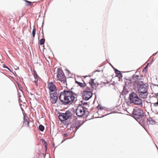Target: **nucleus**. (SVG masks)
Returning a JSON list of instances; mask_svg holds the SVG:
<instances>
[{
  "instance_id": "nucleus-1",
  "label": "nucleus",
  "mask_w": 158,
  "mask_h": 158,
  "mask_svg": "<svg viewBox=\"0 0 158 158\" xmlns=\"http://www.w3.org/2000/svg\"><path fill=\"white\" fill-rule=\"evenodd\" d=\"M76 94L70 90L64 89L61 93L59 97L61 104L65 105L72 104L74 101L75 97L74 95Z\"/></svg>"
},
{
  "instance_id": "nucleus-2",
  "label": "nucleus",
  "mask_w": 158,
  "mask_h": 158,
  "mask_svg": "<svg viewBox=\"0 0 158 158\" xmlns=\"http://www.w3.org/2000/svg\"><path fill=\"white\" fill-rule=\"evenodd\" d=\"M128 100L131 104H133L140 107L143 106L144 100L140 98L136 93L132 92L130 93Z\"/></svg>"
},
{
  "instance_id": "nucleus-3",
  "label": "nucleus",
  "mask_w": 158,
  "mask_h": 158,
  "mask_svg": "<svg viewBox=\"0 0 158 158\" xmlns=\"http://www.w3.org/2000/svg\"><path fill=\"white\" fill-rule=\"evenodd\" d=\"M139 95L140 98H145L148 96V91L147 86L145 84L139 85L137 86Z\"/></svg>"
},
{
  "instance_id": "nucleus-4",
  "label": "nucleus",
  "mask_w": 158,
  "mask_h": 158,
  "mask_svg": "<svg viewBox=\"0 0 158 158\" xmlns=\"http://www.w3.org/2000/svg\"><path fill=\"white\" fill-rule=\"evenodd\" d=\"M137 71L134 70H131L130 71H127V72H130L131 74H132V77H129L128 78L126 79V81H125V85H128L127 83H133L136 81V80L139 79V76L138 75H136L135 73H136Z\"/></svg>"
},
{
  "instance_id": "nucleus-5",
  "label": "nucleus",
  "mask_w": 158,
  "mask_h": 158,
  "mask_svg": "<svg viewBox=\"0 0 158 158\" xmlns=\"http://www.w3.org/2000/svg\"><path fill=\"white\" fill-rule=\"evenodd\" d=\"M144 115L143 111L140 109L135 108L134 109L132 112V116L136 120L143 117Z\"/></svg>"
},
{
  "instance_id": "nucleus-6",
  "label": "nucleus",
  "mask_w": 158,
  "mask_h": 158,
  "mask_svg": "<svg viewBox=\"0 0 158 158\" xmlns=\"http://www.w3.org/2000/svg\"><path fill=\"white\" fill-rule=\"evenodd\" d=\"M56 77L58 80L61 82L64 83L66 82V79L65 75L63 72L62 70H57Z\"/></svg>"
},
{
  "instance_id": "nucleus-7",
  "label": "nucleus",
  "mask_w": 158,
  "mask_h": 158,
  "mask_svg": "<svg viewBox=\"0 0 158 158\" xmlns=\"http://www.w3.org/2000/svg\"><path fill=\"white\" fill-rule=\"evenodd\" d=\"M85 108L84 106H81L80 104H79L76 111V114L79 117H82L85 113Z\"/></svg>"
},
{
  "instance_id": "nucleus-8",
  "label": "nucleus",
  "mask_w": 158,
  "mask_h": 158,
  "mask_svg": "<svg viewBox=\"0 0 158 158\" xmlns=\"http://www.w3.org/2000/svg\"><path fill=\"white\" fill-rule=\"evenodd\" d=\"M50 100L52 104L56 103L57 100L58 95L56 92L55 91L54 93L50 94Z\"/></svg>"
},
{
  "instance_id": "nucleus-9",
  "label": "nucleus",
  "mask_w": 158,
  "mask_h": 158,
  "mask_svg": "<svg viewBox=\"0 0 158 158\" xmlns=\"http://www.w3.org/2000/svg\"><path fill=\"white\" fill-rule=\"evenodd\" d=\"M93 95V94L91 92H84L82 95L83 99L88 101L91 98Z\"/></svg>"
},
{
  "instance_id": "nucleus-10",
  "label": "nucleus",
  "mask_w": 158,
  "mask_h": 158,
  "mask_svg": "<svg viewBox=\"0 0 158 158\" xmlns=\"http://www.w3.org/2000/svg\"><path fill=\"white\" fill-rule=\"evenodd\" d=\"M48 86L50 92H52L55 91V90H56V88L55 85L52 82L49 83L48 84Z\"/></svg>"
},
{
  "instance_id": "nucleus-11",
  "label": "nucleus",
  "mask_w": 158,
  "mask_h": 158,
  "mask_svg": "<svg viewBox=\"0 0 158 158\" xmlns=\"http://www.w3.org/2000/svg\"><path fill=\"white\" fill-rule=\"evenodd\" d=\"M31 70L32 73L34 75V77L35 78L34 82L36 85L37 86L38 84V78L39 77L35 71V70Z\"/></svg>"
},
{
  "instance_id": "nucleus-12",
  "label": "nucleus",
  "mask_w": 158,
  "mask_h": 158,
  "mask_svg": "<svg viewBox=\"0 0 158 158\" xmlns=\"http://www.w3.org/2000/svg\"><path fill=\"white\" fill-rule=\"evenodd\" d=\"M64 114L66 120L69 119L72 115L71 113L69 110L66 111L65 112Z\"/></svg>"
},
{
  "instance_id": "nucleus-13",
  "label": "nucleus",
  "mask_w": 158,
  "mask_h": 158,
  "mask_svg": "<svg viewBox=\"0 0 158 158\" xmlns=\"http://www.w3.org/2000/svg\"><path fill=\"white\" fill-rule=\"evenodd\" d=\"M115 71V73L116 74V77H117L118 78L119 81L122 78V75L121 73V72L119 71L118 70H114Z\"/></svg>"
},
{
  "instance_id": "nucleus-14",
  "label": "nucleus",
  "mask_w": 158,
  "mask_h": 158,
  "mask_svg": "<svg viewBox=\"0 0 158 158\" xmlns=\"http://www.w3.org/2000/svg\"><path fill=\"white\" fill-rule=\"evenodd\" d=\"M147 123L148 125H153L155 124V121L151 118H149L147 119Z\"/></svg>"
},
{
  "instance_id": "nucleus-15",
  "label": "nucleus",
  "mask_w": 158,
  "mask_h": 158,
  "mask_svg": "<svg viewBox=\"0 0 158 158\" xmlns=\"http://www.w3.org/2000/svg\"><path fill=\"white\" fill-rule=\"evenodd\" d=\"M81 121H76L75 123L74 127L75 128V129L77 131L79 127L81 126Z\"/></svg>"
},
{
  "instance_id": "nucleus-16",
  "label": "nucleus",
  "mask_w": 158,
  "mask_h": 158,
  "mask_svg": "<svg viewBox=\"0 0 158 158\" xmlns=\"http://www.w3.org/2000/svg\"><path fill=\"white\" fill-rule=\"evenodd\" d=\"M23 119V124H24L26 125H27L28 127H29V120L27 116H25L24 115Z\"/></svg>"
},
{
  "instance_id": "nucleus-17",
  "label": "nucleus",
  "mask_w": 158,
  "mask_h": 158,
  "mask_svg": "<svg viewBox=\"0 0 158 158\" xmlns=\"http://www.w3.org/2000/svg\"><path fill=\"white\" fill-rule=\"evenodd\" d=\"M58 118L62 122L63 121L62 119H64V120H66V118L64 116V113H59V114L58 116Z\"/></svg>"
},
{
  "instance_id": "nucleus-18",
  "label": "nucleus",
  "mask_w": 158,
  "mask_h": 158,
  "mask_svg": "<svg viewBox=\"0 0 158 158\" xmlns=\"http://www.w3.org/2000/svg\"><path fill=\"white\" fill-rule=\"evenodd\" d=\"M147 118L146 117V116H144V115L143 116V117L140 118V119H139V120L142 123L144 124L146 122H147Z\"/></svg>"
},
{
  "instance_id": "nucleus-19",
  "label": "nucleus",
  "mask_w": 158,
  "mask_h": 158,
  "mask_svg": "<svg viewBox=\"0 0 158 158\" xmlns=\"http://www.w3.org/2000/svg\"><path fill=\"white\" fill-rule=\"evenodd\" d=\"M43 35L42 36L43 37V38L41 39L40 40L39 43L40 45H42L44 44L45 40L44 38V35L43 34V31H42Z\"/></svg>"
},
{
  "instance_id": "nucleus-20",
  "label": "nucleus",
  "mask_w": 158,
  "mask_h": 158,
  "mask_svg": "<svg viewBox=\"0 0 158 158\" xmlns=\"http://www.w3.org/2000/svg\"><path fill=\"white\" fill-rule=\"evenodd\" d=\"M75 83L81 87H85L86 85L85 83H83L76 81H75Z\"/></svg>"
},
{
  "instance_id": "nucleus-21",
  "label": "nucleus",
  "mask_w": 158,
  "mask_h": 158,
  "mask_svg": "<svg viewBox=\"0 0 158 158\" xmlns=\"http://www.w3.org/2000/svg\"><path fill=\"white\" fill-rule=\"evenodd\" d=\"M94 80L93 79H91L89 81V83L91 85L92 88H94V85H96V84L94 82Z\"/></svg>"
},
{
  "instance_id": "nucleus-22",
  "label": "nucleus",
  "mask_w": 158,
  "mask_h": 158,
  "mask_svg": "<svg viewBox=\"0 0 158 158\" xmlns=\"http://www.w3.org/2000/svg\"><path fill=\"white\" fill-rule=\"evenodd\" d=\"M35 32H36V29H35V27L34 26L33 29L32 30V37H33L32 41H33V40H34V38L35 37Z\"/></svg>"
},
{
  "instance_id": "nucleus-23",
  "label": "nucleus",
  "mask_w": 158,
  "mask_h": 158,
  "mask_svg": "<svg viewBox=\"0 0 158 158\" xmlns=\"http://www.w3.org/2000/svg\"><path fill=\"white\" fill-rule=\"evenodd\" d=\"M97 108L98 110H107V108L106 107L102 106L100 104L99 105L97 106Z\"/></svg>"
},
{
  "instance_id": "nucleus-24",
  "label": "nucleus",
  "mask_w": 158,
  "mask_h": 158,
  "mask_svg": "<svg viewBox=\"0 0 158 158\" xmlns=\"http://www.w3.org/2000/svg\"><path fill=\"white\" fill-rule=\"evenodd\" d=\"M24 1L27 3L25 4L26 6H30L32 5V3L31 1H29L27 0H24Z\"/></svg>"
},
{
  "instance_id": "nucleus-25",
  "label": "nucleus",
  "mask_w": 158,
  "mask_h": 158,
  "mask_svg": "<svg viewBox=\"0 0 158 158\" xmlns=\"http://www.w3.org/2000/svg\"><path fill=\"white\" fill-rule=\"evenodd\" d=\"M39 130H40V131L42 132H43L44 130V127L42 125H40L39 126Z\"/></svg>"
},
{
  "instance_id": "nucleus-26",
  "label": "nucleus",
  "mask_w": 158,
  "mask_h": 158,
  "mask_svg": "<svg viewBox=\"0 0 158 158\" xmlns=\"http://www.w3.org/2000/svg\"><path fill=\"white\" fill-rule=\"evenodd\" d=\"M1 65L2 68H5L7 69H10L9 67L6 66L5 64H2V62H1Z\"/></svg>"
},
{
  "instance_id": "nucleus-27",
  "label": "nucleus",
  "mask_w": 158,
  "mask_h": 158,
  "mask_svg": "<svg viewBox=\"0 0 158 158\" xmlns=\"http://www.w3.org/2000/svg\"><path fill=\"white\" fill-rule=\"evenodd\" d=\"M91 89L88 87H87L86 89L83 90V92H91Z\"/></svg>"
},
{
  "instance_id": "nucleus-28",
  "label": "nucleus",
  "mask_w": 158,
  "mask_h": 158,
  "mask_svg": "<svg viewBox=\"0 0 158 158\" xmlns=\"http://www.w3.org/2000/svg\"><path fill=\"white\" fill-rule=\"evenodd\" d=\"M81 105H88V103L86 102H85L84 101L82 100V101H81ZM81 105V104H80Z\"/></svg>"
},
{
  "instance_id": "nucleus-29",
  "label": "nucleus",
  "mask_w": 158,
  "mask_h": 158,
  "mask_svg": "<svg viewBox=\"0 0 158 158\" xmlns=\"http://www.w3.org/2000/svg\"><path fill=\"white\" fill-rule=\"evenodd\" d=\"M42 143H44L45 145L44 146L47 149V142L45 140H43L42 141Z\"/></svg>"
},
{
  "instance_id": "nucleus-30",
  "label": "nucleus",
  "mask_w": 158,
  "mask_h": 158,
  "mask_svg": "<svg viewBox=\"0 0 158 158\" xmlns=\"http://www.w3.org/2000/svg\"><path fill=\"white\" fill-rule=\"evenodd\" d=\"M149 63L147 65L143 68V69H147L148 68Z\"/></svg>"
},
{
  "instance_id": "nucleus-31",
  "label": "nucleus",
  "mask_w": 158,
  "mask_h": 158,
  "mask_svg": "<svg viewBox=\"0 0 158 158\" xmlns=\"http://www.w3.org/2000/svg\"><path fill=\"white\" fill-rule=\"evenodd\" d=\"M100 67H101V69L102 68L104 69L105 68V66L104 65H103L101 66Z\"/></svg>"
},
{
  "instance_id": "nucleus-32",
  "label": "nucleus",
  "mask_w": 158,
  "mask_h": 158,
  "mask_svg": "<svg viewBox=\"0 0 158 158\" xmlns=\"http://www.w3.org/2000/svg\"><path fill=\"white\" fill-rule=\"evenodd\" d=\"M21 95L19 94V101H20L21 100Z\"/></svg>"
},
{
  "instance_id": "nucleus-33",
  "label": "nucleus",
  "mask_w": 158,
  "mask_h": 158,
  "mask_svg": "<svg viewBox=\"0 0 158 158\" xmlns=\"http://www.w3.org/2000/svg\"><path fill=\"white\" fill-rule=\"evenodd\" d=\"M147 70H143V73H146Z\"/></svg>"
},
{
  "instance_id": "nucleus-34",
  "label": "nucleus",
  "mask_w": 158,
  "mask_h": 158,
  "mask_svg": "<svg viewBox=\"0 0 158 158\" xmlns=\"http://www.w3.org/2000/svg\"><path fill=\"white\" fill-rule=\"evenodd\" d=\"M68 135V134L67 133H65L64 134V136H65V137H66Z\"/></svg>"
},
{
  "instance_id": "nucleus-35",
  "label": "nucleus",
  "mask_w": 158,
  "mask_h": 158,
  "mask_svg": "<svg viewBox=\"0 0 158 158\" xmlns=\"http://www.w3.org/2000/svg\"><path fill=\"white\" fill-rule=\"evenodd\" d=\"M102 71H103V70H97L96 71L100 72Z\"/></svg>"
},
{
  "instance_id": "nucleus-36",
  "label": "nucleus",
  "mask_w": 158,
  "mask_h": 158,
  "mask_svg": "<svg viewBox=\"0 0 158 158\" xmlns=\"http://www.w3.org/2000/svg\"><path fill=\"white\" fill-rule=\"evenodd\" d=\"M2 67L1 65V64H0V69H2Z\"/></svg>"
},
{
  "instance_id": "nucleus-37",
  "label": "nucleus",
  "mask_w": 158,
  "mask_h": 158,
  "mask_svg": "<svg viewBox=\"0 0 158 158\" xmlns=\"http://www.w3.org/2000/svg\"><path fill=\"white\" fill-rule=\"evenodd\" d=\"M157 52H156V53H155L154 54H153V55H154V56H155V55L157 54Z\"/></svg>"
},
{
  "instance_id": "nucleus-38",
  "label": "nucleus",
  "mask_w": 158,
  "mask_h": 158,
  "mask_svg": "<svg viewBox=\"0 0 158 158\" xmlns=\"http://www.w3.org/2000/svg\"><path fill=\"white\" fill-rule=\"evenodd\" d=\"M122 95H124V94H125L123 92V91L122 92Z\"/></svg>"
},
{
  "instance_id": "nucleus-39",
  "label": "nucleus",
  "mask_w": 158,
  "mask_h": 158,
  "mask_svg": "<svg viewBox=\"0 0 158 158\" xmlns=\"http://www.w3.org/2000/svg\"><path fill=\"white\" fill-rule=\"evenodd\" d=\"M112 68H113V69H117L116 68L114 67L113 66H112Z\"/></svg>"
},
{
  "instance_id": "nucleus-40",
  "label": "nucleus",
  "mask_w": 158,
  "mask_h": 158,
  "mask_svg": "<svg viewBox=\"0 0 158 158\" xmlns=\"http://www.w3.org/2000/svg\"><path fill=\"white\" fill-rule=\"evenodd\" d=\"M105 114V115H103V116H102V117H104V116H106V115H107V114Z\"/></svg>"
},
{
  "instance_id": "nucleus-41",
  "label": "nucleus",
  "mask_w": 158,
  "mask_h": 158,
  "mask_svg": "<svg viewBox=\"0 0 158 158\" xmlns=\"http://www.w3.org/2000/svg\"><path fill=\"white\" fill-rule=\"evenodd\" d=\"M14 69H19V68L18 67L17 68H15Z\"/></svg>"
},
{
  "instance_id": "nucleus-42",
  "label": "nucleus",
  "mask_w": 158,
  "mask_h": 158,
  "mask_svg": "<svg viewBox=\"0 0 158 158\" xmlns=\"http://www.w3.org/2000/svg\"><path fill=\"white\" fill-rule=\"evenodd\" d=\"M57 69H61L59 68H57Z\"/></svg>"
},
{
  "instance_id": "nucleus-43",
  "label": "nucleus",
  "mask_w": 158,
  "mask_h": 158,
  "mask_svg": "<svg viewBox=\"0 0 158 158\" xmlns=\"http://www.w3.org/2000/svg\"><path fill=\"white\" fill-rule=\"evenodd\" d=\"M52 145H53V147H54V143H53V144H52Z\"/></svg>"
},
{
  "instance_id": "nucleus-44",
  "label": "nucleus",
  "mask_w": 158,
  "mask_h": 158,
  "mask_svg": "<svg viewBox=\"0 0 158 158\" xmlns=\"http://www.w3.org/2000/svg\"><path fill=\"white\" fill-rule=\"evenodd\" d=\"M67 70L69 72V70L67 69V70Z\"/></svg>"
},
{
  "instance_id": "nucleus-45",
  "label": "nucleus",
  "mask_w": 158,
  "mask_h": 158,
  "mask_svg": "<svg viewBox=\"0 0 158 158\" xmlns=\"http://www.w3.org/2000/svg\"><path fill=\"white\" fill-rule=\"evenodd\" d=\"M10 71V72H11V70L10 69V70H9Z\"/></svg>"
},
{
  "instance_id": "nucleus-46",
  "label": "nucleus",
  "mask_w": 158,
  "mask_h": 158,
  "mask_svg": "<svg viewBox=\"0 0 158 158\" xmlns=\"http://www.w3.org/2000/svg\"><path fill=\"white\" fill-rule=\"evenodd\" d=\"M31 95H33V94H31Z\"/></svg>"
},
{
  "instance_id": "nucleus-47",
  "label": "nucleus",
  "mask_w": 158,
  "mask_h": 158,
  "mask_svg": "<svg viewBox=\"0 0 158 158\" xmlns=\"http://www.w3.org/2000/svg\"><path fill=\"white\" fill-rule=\"evenodd\" d=\"M64 141L62 140V142H63Z\"/></svg>"
},
{
  "instance_id": "nucleus-48",
  "label": "nucleus",
  "mask_w": 158,
  "mask_h": 158,
  "mask_svg": "<svg viewBox=\"0 0 158 158\" xmlns=\"http://www.w3.org/2000/svg\"><path fill=\"white\" fill-rule=\"evenodd\" d=\"M73 89V88H72L71 89V90H72V89Z\"/></svg>"
},
{
  "instance_id": "nucleus-49",
  "label": "nucleus",
  "mask_w": 158,
  "mask_h": 158,
  "mask_svg": "<svg viewBox=\"0 0 158 158\" xmlns=\"http://www.w3.org/2000/svg\"><path fill=\"white\" fill-rule=\"evenodd\" d=\"M56 68H55L54 69H56Z\"/></svg>"
},
{
  "instance_id": "nucleus-50",
  "label": "nucleus",
  "mask_w": 158,
  "mask_h": 158,
  "mask_svg": "<svg viewBox=\"0 0 158 158\" xmlns=\"http://www.w3.org/2000/svg\"><path fill=\"white\" fill-rule=\"evenodd\" d=\"M137 69H139V68H138Z\"/></svg>"
}]
</instances>
